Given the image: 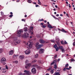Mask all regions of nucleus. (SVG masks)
<instances>
[{
	"instance_id": "69168bd1",
	"label": "nucleus",
	"mask_w": 75,
	"mask_h": 75,
	"mask_svg": "<svg viewBox=\"0 0 75 75\" xmlns=\"http://www.w3.org/2000/svg\"><path fill=\"white\" fill-rule=\"evenodd\" d=\"M60 61V59H58V61Z\"/></svg>"
},
{
	"instance_id": "a211bd4d",
	"label": "nucleus",
	"mask_w": 75,
	"mask_h": 75,
	"mask_svg": "<svg viewBox=\"0 0 75 75\" xmlns=\"http://www.w3.org/2000/svg\"><path fill=\"white\" fill-rule=\"evenodd\" d=\"M54 75H60V74H59V73L58 72H55Z\"/></svg>"
},
{
	"instance_id": "864d4df0",
	"label": "nucleus",
	"mask_w": 75,
	"mask_h": 75,
	"mask_svg": "<svg viewBox=\"0 0 75 75\" xmlns=\"http://www.w3.org/2000/svg\"><path fill=\"white\" fill-rule=\"evenodd\" d=\"M35 7H38V5H36Z\"/></svg>"
},
{
	"instance_id": "4d7b16f0",
	"label": "nucleus",
	"mask_w": 75,
	"mask_h": 75,
	"mask_svg": "<svg viewBox=\"0 0 75 75\" xmlns=\"http://www.w3.org/2000/svg\"><path fill=\"white\" fill-rule=\"evenodd\" d=\"M37 37H38V38L40 37V36H39V35H37Z\"/></svg>"
},
{
	"instance_id": "774afa93",
	"label": "nucleus",
	"mask_w": 75,
	"mask_h": 75,
	"mask_svg": "<svg viewBox=\"0 0 75 75\" xmlns=\"http://www.w3.org/2000/svg\"><path fill=\"white\" fill-rule=\"evenodd\" d=\"M44 23H47V21L45 20V21H44Z\"/></svg>"
},
{
	"instance_id": "4468645a",
	"label": "nucleus",
	"mask_w": 75,
	"mask_h": 75,
	"mask_svg": "<svg viewBox=\"0 0 75 75\" xmlns=\"http://www.w3.org/2000/svg\"><path fill=\"white\" fill-rule=\"evenodd\" d=\"M23 30L25 32L27 31H28V28L26 27H25L24 28Z\"/></svg>"
},
{
	"instance_id": "f704fd0d",
	"label": "nucleus",
	"mask_w": 75,
	"mask_h": 75,
	"mask_svg": "<svg viewBox=\"0 0 75 75\" xmlns=\"http://www.w3.org/2000/svg\"><path fill=\"white\" fill-rule=\"evenodd\" d=\"M28 1L29 3H31V0H28Z\"/></svg>"
},
{
	"instance_id": "bb28decb",
	"label": "nucleus",
	"mask_w": 75,
	"mask_h": 75,
	"mask_svg": "<svg viewBox=\"0 0 75 75\" xmlns=\"http://www.w3.org/2000/svg\"><path fill=\"white\" fill-rule=\"evenodd\" d=\"M52 69V67H50V68H49V69H47V70L48 71H50V70H51V69Z\"/></svg>"
},
{
	"instance_id": "7ed1b4c3",
	"label": "nucleus",
	"mask_w": 75,
	"mask_h": 75,
	"mask_svg": "<svg viewBox=\"0 0 75 75\" xmlns=\"http://www.w3.org/2000/svg\"><path fill=\"white\" fill-rule=\"evenodd\" d=\"M20 42V40L18 39L17 38H14L13 43L14 44H19Z\"/></svg>"
},
{
	"instance_id": "052dcab7",
	"label": "nucleus",
	"mask_w": 75,
	"mask_h": 75,
	"mask_svg": "<svg viewBox=\"0 0 75 75\" xmlns=\"http://www.w3.org/2000/svg\"><path fill=\"white\" fill-rule=\"evenodd\" d=\"M56 16H57V17H58V16H59V14H57V15H56Z\"/></svg>"
},
{
	"instance_id": "39448f33",
	"label": "nucleus",
	"mask_w": 75,
	"mask_h": 75,
	"mask_svg": "<svg viewBox=\"0 0 75 75\" xmlns=\"http://www.w3.org/2000/svg\"><path fill=\"white\" fill-rule=\"evenodd\" d=\"M30 28L29 29L28 31L29 33L32 35H34V33H33V27H30Z\"/></svg>"
},
{
	"instance_id": "dca6fc26",
	"label": "nucleus",
	"mask_w": 75,
	"mask_h": 75,
	"mask_svg": "<svg viewBox=\"0 0 75 75\" xmlns=\"http://www.w3.org/2000/svg\"><path fill=\"white\" fill-rule=\"evenodd\" d=\"M19 58L21 59H24V56L20 55L19 56Z\"/></svg>"
},
{
	"instance_id": "6e6552de",
	"label": "nucleus",
	"mask_w": 75,
	"mask_h": 75,
	"mask_svg": "<svg viewBox=\"0 0 75 75\" xmlns=\"http://www.w3.org/2000/svg\"><path fill=\"white\" fill-rule=\"evenodd\" d=\"M33 74H34L36 73V69L35 68H33L31 70Z\"/></svg>"
},
{
	"instance_id": "09e8293b",
	"label": "nucleus",
	"mask_w": 75,
	"mask_h": 75,
	"mask_svg": "<svg viewBox=\"0 0 75 75\" xmlns=\"http://www.w3.org/2000/svg\"><path fill=\"white\" fill-rule=\"evenodd\" d=\"M73 45L74 46H75V42H74L73 43Z\"/></svg>"
},
{
	"instance_id": "f3484780",
	"label": "nucleus",
	"mask_w": 75,
	"mask_h": 75,
	"mask_svg": "<svg viewBox=\"0 0 75 75\" xmlns=\"http://www.w3.org/2000/svg\"><path fill=\"white\" fill-rule=\"evenodd\" d=\"M48 27L49 28H53V27H52V26L50 24H49L48 25Z\"/></svg>"
},
{
	"instance_id": "e433bc0d",
	"label": "nucleus",
	"mask_w": 75,
	"mask_h": 75,
	"mask_svg": "<svg viewBox=\"0 0 75 75\" xmlns=\"http://www.w3.org/2000/svg\"><path fill=\"white\" fill-rule=\"evenodd\" d=\"M57 54H55L54 57V59H56V58H57Z\"/></svg>"
},
{
	"instance_id": "5fc2aeb1",
	"label": "nucleus",
	"mask_w": 75,
	"mask_h": 75,
	"mask_svg": "<svg viewBox=\"0 0 75 75\" xmlns=\"http://www.w3.org/2000/svg\"><path fill=\"white\" fill-rule=\"evenodd\" d=\"M66 69H67V70H69V69L68 68H66Z\"/></svg>"
},
{
	"instance_id": "20e7f679",
	"label": "nucleus",
	"mask_w": 75,
	"mask_h": 75,
	"mask_svg": "<svg viewBox=\"0 0 75 75\" xmlns=\"http://www.w3.org/2000/svg\"><path fill=\"white\" fill-rule=\"evenodd\" d=\"M35 46L36 47V48L37 50H38L40 48H41L42 46H43V45H39V43L38 42L36 43Z\"/></svg>"
},
{
	"instance_id": "4be33fe9",
	"label": "nucleus",
	"mask_w": 75,
	"mask_h": 75,
	"mask_svg": "<svg viewBox=\"0 0 75 75\" xmlns=\"http://www.w3.org/2000/svg\"><path fill=\"white\" fill-rule=\"evenodd\" d=\"M38 4H39V5H41V3L40 1L39 0H38Z\"/></svg>"
},
{
	"instance_id": "0eeeda50",
	"label": "nucleus",
	"mask_w": 75,
	"mask_h": 75,
	"mask_svg": "<svg viewBox=\"0 0 75 75\" xmlns=\"http://www.w3.org/2000/svg\"><path fill=\"white\" fill-rule=\"evenodd\" d=\"M31 52V51L30 49H27L25 51V54L27 55H28L30 54V53Z\"/></svg>"
},
{
	"instance_id": "2f4dec72",
	"label": "nucleus",
	"mask_w": 75,
	"mask_h": 75,
	"mask_svg": "<svg viewBox=\"0 0 75 75\" xmlns=\"http://www.w3.org/2000/svg\"><path fill=\"white\" fill-rule=\"evenodd\" d=\"M37 62V60H35L32 61V63H34V62Z\"/></svg>"
},
{
	"instance_id": "2eb2a0df",
	"label": "nucleus",
	"mask_w": 75,
	"mask_h": 75,
	"mask_svg": "<svg viewBox=\"0 0 75 75\" xmlns=\"http://www.w3.org/2000/svg\"><path fill=\"white\" fill-rule=\"evenodd\" d=\"M60 31H62V32H63V33H67V32L63 28L62 29V30H60Z\"/></svg>"
},
{
	"instance_id": "c03bdc74",
	"label": "nucleus",
	"mask_w": 75,
	"mask_h": 75,
	"mask_svg": "<svg viewBox=\"0 0 75 75\" xmlns=\"http://www.w3.org/2000/svg\"><path fill=\"white\" fill-rule=\"evenodd\" d=\"M64 44H68V43L67 42V41H66L65 40L64 41Z\"/></svg>"
},
{
	"instance_id": "de8ad7c7",
	"label": "nucleus",
	"mask_w": 75,
	"mask_h": 75,
	"mask_svg": "<svg viewBox=\"0 0 75 75\" xmlns=\"http://www.w3.org/2000/svg\"><path fill=\"white\" fill-rule=\"evenodd\" d=\"M13 15H9L10 17H13Z\"/></svg>"
},
{
	"instance_id": "412c9836",
	"label": "nucleus",
	"mask_w": 75,
	"mask_h": 75,
	"mask_svg": "<svg viewBox=\"0 0 75 75\" xmlns=\"http://www.w3.org/2000/svg\"><path fill=\"white\" fill-rule=\"evenodd\" d=\"M3 51V49L2 48L0 49V53H1Z\"/></svg>"
},
{
	"instance_id": "13d9d810",
	"label": "nucleus",
	"mask_w": 75,
	"mask_h": 75,
	"mask_svg": "<svg viewBox=\"0 0 75 75\" xmlns=\"http://www.w3.org/2000/svg\"><path fill=\"white\" fill-rule=\"evenodd\" d=\"M6 63L4 62V63H3V65H6Z\"/></svg>"
},
{
	"instance_id": "8fccbe9b",
	"label": "nucleus",
	"mask_w": 75,
	"mask_h": 75,
	"mask_svg": "<svg viewBox=\"0 0 75 75\" xmlns=\"http://www.w3.org/2000/svg\"><path fill=\"white\" fill-rule=\"evenodd\" d=\"M22 21H25V20L24 19H22Z\"/></svg>"
},
{
	"instance_id": "c9c22d12",
	"label": "nucleus",
	"mask_w": 75,
	"mask_h": 75,
	"mask_svg": "<svg viewBox=\"0 0 75 75\" xmlns=\"http://www.w3.org/2000/svg\"><path fill=\"white\" fill-rule=\"evenodd\" d=\"M28 62V60H26L25 62V64H27Z\"/></svg>"
},
{
	"instance_id": "b1692460",
	"label": "nucleus",
	"mask_w": 75,
	"mask_h": 75,
	"mask_svg": "<svg viewBox=\"0 0 75 75\" xmlns=\"http://www.w3.org/2000/svg\"><path fill=\"white\" fill-rule=\"evenodd\" d=\"M53 47L54 48H56L57 47V44H56L54 45L53 46Z\"/></svg>"
},
{
	"instance_id": "cd10ccee",
	"label": "nucleus",
	"mask_w": 75,
	"mask_h": 75,
	"mask_svg": "<svg viewBox=\"0 0 75 75\" xmlns=\"http://www.w3.org/2000/svg\"><path fill=\"white\" fill-rule=\"evenodd\" d=\"M59 38H57V39H56V42H59Z\"/></svg>"
},
{
	"instance_id": "c756f323",
	"label": "nucleus",
	"mask_w": 75,
	"mask_h": 75,
	"mask_svg": "<svg viewBox=\"0 0 75 75\" xmlns=\"http://www.w3.org/2000/svg\"><path fill=\"white\" fill-rule=\"evenodd\" d=\"M54 68L55 69H56L57 68V64H56L55 65H54Z\"/></svg>"
},
{
	"instance_id": "bf43d9fd",
	"label": "nucleus",
	"mask_w": 75,
	"mask_h": 75,
	"mask_svg": "<svg viewBox=\"0 0 75 75\" xmlns=\"http://www.w3.org/2000/svg\"><path fill=\"white\" fill-rule=\"evenodd\" d=\"M60 16L61 17L63 16V15H62V14H60Z\"/></svg>"
},
{
	"instance_id": "7c9ffc66",
	"label": "nucleus",
	"mask_w": 75,
	"mask_h": 75,
	"mask_svg": "<svg viewBox=\"0 0 75 75\" xmlns=\"http://www.w3.org/2000/svg\"><path fill=\"white\" fill-rule=\"evenodd\" d=\"M69 66V64H67L65 65V67H68Z\"/></svg>"
},
{
	"instance_id": "a19ab883",
	"label": "nucleus",
	"mask_w": 75,
	"mask_h": 75,
	"mask_svg": "<svg viewBox=\"0 0 75 75\" xmlns=\"http://www.w3.org/2000/svg\"><path fill=\"white\" fill-rule=\"evenodd\" d=\"M43 28H45L46 27V26L45 25H42Z\"/></svg>"
},
{
	"instance_id": "f03ea898",
	"label": "nucleus",
	"mask_w": 75,
	"mask_h": 75,
	"mask_svg": "<svg viewBox=\"0 0 75 75\" xmlns=\"http://www.w3.org/2000/svg\"><path fill=\"white\" fill-rule=\"evenodd\" d=\"M29 34L27 33H25L23 35H21L18 36L19 37H23V38H28V35Z\"/></svg>"
},
{
	"instance_id": "9d476101",
	"label": "nucleus",
	"mask_w": 75,
	"mask_h": 75,
	"mask_svg": "<svg viewBox=\"0 0 75 75\" xmlns=\"http://www.w3.org/2000/svg\"><path fill=\"white\" fill-rule=\"evenodd\" d=\"M39 42H40V44H44V42H45V41L44 40H43L42 39H40L39 40Z\"/></svg>"
},
{
	"instance_id": "37998d69",
	"label": "nucleus",
	"mask_w": 75,
	"mask_h": 75,
	"mask_svg": "<svg viewBox=\"0 0 75 75\" xmlns=\"http://www.w3.org/2000/svg\"><path fill=\"white\" fill-rule=\"evenodd\" d=\"M1 14L2 16H3V14H4V13H3V12H1Z\"/></svg>"
},
{
	"instance_id": "ea45409f",
	"label": "nucleus",
	"mask_w": 75,
	"mask_h": 75,
	"mask_svg": "<svg viewBox=\"0 0 75 75\" xmlns=\"http://www.w3.org/2000/svg\"><path fill=\"white\" fill-rule=\"evenodd\" d=\"M66 67H65V68H64V69H63V71H66Z\"/></svg>"
},
{
	"instance_id": "6e6d98bb",
	"label": "nucleus",
	"mask_w": 75,
	"mask_h": 75,
	"mask_svg": "<svg viewBox=\"0 0 75 75\" xmlns=\"http://www.w3.org/2000/svg\"><path fill=\"white\" fill-rule=\"evenodd\" d=\"M55 7H56V8H58V6H57V5H55Z\"/></svg>"
},
{
	"instance_id": "603ef678",
	"label": "nucleus",
	"mask_w": 75,
	"mask_h": 75,
	"mask_svg": "<svg viewBox=\"0 0 75 75\" xmlns=\"http://www.w3.org/2000/svg\"><path fill=\"white\" fill-rule=\"evenodd\" d=\"M51 41L52 42H54V40H51Z\"/></svg>"
},
{
	"instance_id": "c85d7f7f",
	"label": "nucleus",
	"mask_w": 75,
	"mask_h": 75,
	"mask_svg": "<svg viewBox=\"0 0 75 75\" xmlns=\"http://www.w3.org/2000/svg\"><path fill=\"white\" fill-rule=\"evenodd\" d=\"M61 44H62L63 45H64V42L63 41H61Z\"/></svg>"
},
{
	"instance_id": "f8f14e48",
	"label": "nucleus",
	"mask_w": 75,
	"mask_h": 75,
	"mask_svg": "<svg viewBox=\"0 0 75 75\" xmlns=\"http://www.w3.org/2000/svg\"><path fill=\"white\" fill-rule=\"evenodd\" d=\"M13 53H14V50H11L9 52V54L10 55H11L13 54Z\"/></svg>"
},
{
	"instance_id": "58836bf2",
	"label": "nucleus",
	"mask_w": 75,
	"mask_h": 75,
	"mask_svg": "<svg viewBox=\"0 0 75 75\" xmlns=\"http://www.w3.org/2000/svg\"><path fill=\"white\" fill-rule=\"evenodd\" d=\"M57 44L58 45H59V42H57Z\"/></svg>"
},
{
	"instance_id": "3c124183",
	"label": "nucleus",
	"mask_w": 75,
	"mask_h": 75,
	"mask_svg": "<svg viewBox=\"0 0 75 75\" xmlns=\"http://www.w3.org/2000/svg\"><path fill=\"white\" fill-rule=\"evenodd\" d=\"M6 69H8V67H7V65H6Z\"/></svg>"
},
{
	"instance_id": "680f3d73",
	"label": "nucleus",
	"mask_w": 75,
	"mask_h": 75,
	"mask_svg": "<svg viewBox=\"0 0 75 75\" xmlns=\"http://www.w3.org/2000/svg\"><path fill=\"white\" fill-rule=\"evenodd\" d=\"M33 4H37V3H36V2H34L33 3Z\"/></svg>"
},
{
	"instance_id": "0e129e2a",
	"label": "nucleus",
	"mask_w": 75,
	"mask_h": 75,
	"mask_svg": "<svg viewBox=\"0 0 75 75\" xmlns=\"http://www.w3.org/2000/svg\"><path fill=\"white\" fill-rule=\"evenodd\" d=\"M19 0H18L16 1V2L17 3H18V2H19Z\"/></svg>"
},
{
	"instance_id": "49530a36",
	"label": "nucleus",
	"mask_w": 75,
	"mask_h": 75,
	"mask_svg": "<svg viewBox=\"0 0 75 75\" xmlns=\"http://www.w3.org/2000/svg\"><path fill=\"white\" fill-rule=\"evenodd\" d=\"M54 63H55L54 62V61H53V62L51 63V65H53V64H54Z\"/></svg>"
},
{
	"instance_id": "f257e3e1",
	"label": "nucleus",
	"mask_w": 75,
	"mask_h": 75,
	"mask_svg": "<svg viewBox=\"0 0 75 75\" xmlns=\"http://www.w3.org/2000/svg\"><path fill=\"white\" fill-rule=\"evenodd\" d=\"M25 45L26 47H27L28 48H32L33 47V40H29L28 42L25 43Z\"/></svg>"
},
{
	"instance_id": "aec40b11",
	"label": "nucleus",
	"mask_w": 75,
	"mask_h": 75,
	"mask_svg": "<svg viewBox=\"0 0 75 75\" xmlns=\"http://www.w3.org/2000/svg\"><path fill=\"white\" fill-rule=\"evenodd\" d=\"M59 48L60 50H62L64 49V48H63V47L62 46H59Z\"/></svg>"
},
{
	"instance_id": "473e14b6",
	"label": "nucleus",
	"mask_w": 75,
	"mask_h": 75,
	"mask_svg": "<svg viewBox=\"0 0 75 75\" xmlns=\"http://www.w3.org/2000/svg\"><path fill=\"white\" fill-rule=\"evenodd\" d=\"M61 50L62 52H65V50H64V49L63 48V49Z\"/></svg>"
},
{
	"instance_id": "423d86ee",
	"label": "nucleus",
	"mask_w": 75,
	"mask_h": 75,
	"mask_svg": "<svg viewBox=\"0 0 75 75\" xmlns=\"http://www.w3.org/2000/svg\"><path fill=\"white\" fill-rule=\"evenodd\" d=\"M25 73L23 74V75H30L31 74V73L29 71L24 70Z\"/></svg>"
},
{
	"instance_id": "72a5a7b5",
	"label": "nucleus",
	"mask_w": 75,
	"mask_h": 75,
	"mask_svg": "<svg viewBox=\"0 0 75 75\" xmlns=\"http://www.w3.org/2000/svg\"><path fill=\"white\" fill-rule=\"evenodd\" d=\"M28 67H31V64L30 63H28Z\"/></svg>"
},
{
	"instance_id": "9b49d317",
	"label": "nucleus",
	"mask_w": 75,
	"mask_h": 75,
	"mask_svg": "<svg viewBox=\"0 0 75 75\" xmlns=\"http://www.w3.org/2000/svg\"><path fill=\"white\" fill-rule=\"evenodd\" d=\"M44 52V50L42 49H40V51H39V54H42Z\"/></svg>"
},
{
	"instance_id": "338daca9",
	"label": "nucleus",
	"mask_w": 75,
	"mask_h": 75,
	"mask_svg": "<svg viewBox=\"0 0 75 75\" xmlns=\"http://www.w3.org/2000/svg\"><path fill=\"white\" fill-rule=\"evenodd\" d=\"M10 14H11L13 15V13H12V12H11L10 13Z\"/></svg>"
},
{
	"instance_id": "79ce46f5",
	"label": "nucleus",
	"mask_w": 75,
	"mask_h": 75,
	"mask_svg": "<svg viewBox=\"0 0 75 75\" xmlns=\"http://www.w3.org/2000/svg\"><path fill=\"white\" fill-rule=\"evenodd\" d=\"M53 62L54 63L55 62H57V60H55L53 61Z\"/></svg>"
},
{
	"instance_id": "393cba45",
	"label": "nucleus",
	"mask_w": 75,
	"mask_h": 75,
	"mask_svg": "<svg viewBox=\"0 0 75 75\" xmlns=\"http://www.w3.org/2000/svg\"><path fill=\"white\" fill-rule=\"evenodd\" d=\"M50 73L51 74H53V73H54V70H52L51 71H50Z\"/></svg>"
},
{
	"instance_id": "1a4fd4ad",
	"label": "nucleus",
	"mask_w": 75,
	"mask_h": 75,
	"mask_svg": "<svg viewBox=\"0 0 75 75\" xmlns=\"http://www.w3.org/2000/svg\"><path fill=\"white\" fill-rule=\"evenodd\" d=\"M6 61V59L4 58H3L1 59V63H3L4 62Z\"/></svg>"
},
{
	"instance_id": "a18cd8bd",
	"label": "nucleus",
	"mask_w": 75,
	"mask_h": 75,
	"mask_svg": "<svg viewBox=\"0 0 75 75\" xmlns=\"http://www.w3.org/2000/svg\"><path fill=\"white\" fill-rule=\"evenodd\" d=\"M71 61H75V60L73 59H71Z\"/></svg>"
},
{
	"instance_id": "ddd939ff",
	"label": "nucleus",
	"mask_w": 75,
	"mask_h": 75,
	"mask_svg": "<svg viewBox=\"0 0 75 75\" xmlns=\"http://www.w3.org/2000/svg\"><path fill=\"white\" fill-rule=\"evenodd\" d=\"M21 31H22L21 30H19L18 31L17 33L18 34H19V35H18V37L19 35H22V34H21V35L20 34H21Z\"/></svg>"
},
{
	"instance_id": "5701e85b",
	"label": "nucleus",
	"mask_w": 75,
	"mask_h": 75,
	"mask_svg": "<svg viewBox=\"0 0 75 75\" xmlns=\"http://www.w3.org/2000/svg\"><path fill=\"white\" fill-rule=\"evenodd\" d=\"M28 64H26L25 66V68L26 69H27L28 68Z\"/></svg>"
},
{
	"instance_id": "a878e982",
	"label": "nucleus",
	"mask_w": 75,
	"mask_h": 75,
	"mask_svg": "<svg viewBox=\"0 0 75 75\" xmlns=\"http://www.w3.org/2000/svg\"><path fill=\"white\" fill-rule=\"evenodd\" d=\"M13 63H15V64H18V61H13Z\"/></svg>"
},
{
	"instance_id": "6ab92c4d",
	"label": "nucleus",
	"mask_w": 75,
	"mask_h": 75,
	"mask_svg": "<svg viewBox=\"0 0 75 75\" xmlns=\"http://www.w3.org/2000/svg\"><path fill=\"white\" fill-rule=\"evenodd\" d=\"M38 57V54H36L34 56L35 58H37Z\"/></svg>"
},
{
	"instance_id": "e2e57ef3",
	"label": "nucleus",
	"mask_w": 75,
	"mask_h": 75,
	"mask_svg": "<svg viewBox=\"0 0 75 75\" xmlns=\"http://www.w3.org/2000/svg\"><path fill=\"white\" fill-rule=\"evenodd\" d=\"M41 25H44V23H40Z\"/></svg>"
},
{
	"instance_id": "4c0bfd02",
	"label": "nucleus",
	"mask_w": 75,
	"mask_h": 75,
	"mask_svg": "<svg viewBox=\"0 0 75 75\" xmlns=\"http://www.w3.org/2000/svg\"><path fill=\"white\" fill-rule=\"evenodd\" d=\"M56 49V51H58V47H57L56 48H55Z\"/></svg>"
}]
</instances>
